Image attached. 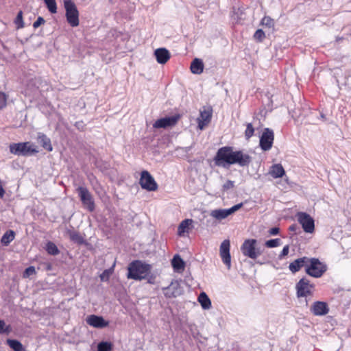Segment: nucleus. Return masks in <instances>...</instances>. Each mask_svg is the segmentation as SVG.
Listing matches in <instances>:
<instances>
[{
	"mask_svg": "<svg viewBox=\"0 0 351 351\" xmlns=\"http://www.w3.org/2000/svg\"><path fill=\"white\" fill-rule=\"evenodd\" d=\"M298 221L301 224L304 231L306 233H313L315 230L314 219L306 213H298Z\"/></svg>",
	"mask_w": 351,
	"mask_h": 351,
	"instance_id": "9d476101",
	"label": "nucleus"
},
{
	"mask_svg": "<svg viewBox=\"0 0 351 351\" xmlns=\"http://www.w3.org/2000/svg\"><path fill=\"white\" fill-rule=\"evenodd\" d=\"M242 254L252 259H256L263 253L260 247H257V241L254 239H246L241 247Z\"/></svg>",
	"mask_w": 351,
	"mask_h": 351,
	"instance_id": "39448f33",
	"label": "nucleus"
},
{
	"mask_svg": "<svg viewBox=\"0 0 351 351\" xmlns=\"http://www.w3.org/2000/svg\"><path fill=\"white\" fill-rule=\"evenodd\" d=\"M280 229L278 227H274L269 230V233L271 235H277L279 234Z\"/></svg>",
	"mask_w": 351,
	"mask_h": 351,
	"instance_id": "a18cd8bd",
	"label": "nucleus"
},
{
	"mask_svg": "<svg viewBox=\"0 0 351 351\" xmlns=\"http://www.w3.org/2000/svg\"><path fill=\"white\" fill-rule=\"evenodd\" d=\"M179 119L178 116L167 117L156 120L153 124L154 128H167L176 124Z\"/></svg>",
	"mask_w": 351,
	"mask_h": 351,
	"instance_id": "2eb2a0df",
	"label": "nucleus"
},
{
	"mask_svg": "<svg viewBox=\"0 0 351 351\" xmlns=\"http://www.w3.org/2000/svg\"><path fill=\"white\" fill-rule=\"evenodd\" d=\"M297 228L296 225H292L289 227V230L291 231H295Z\"/></svg>",
	"mask_w": 351,
	"mask_h": 351,
	"instance_id": "49530a36",
	"label": "nucleus"
},
{
	"mask_svg": "<svg viewBox=\"0 0 351 351\" xmlns=\"http://www.w3.org/2000/svg\"><path fill=\"white\" fill-rule=\"evenodd\" d=\"M327 266L316 258H308L306 273L314 278H320L326 271Z\"/></svg>",
	"mask_w": 351,
	"mask_h": 351,
	"instance_id": "20e7f679",
	"label": "nucleus"
},
{
	"mask_svg": "<svg viewBox=\"0 0 351 351\" xmlns=\"http://www.w3.org/2000/svg\"><path fill=\"white\" fill-rule=\"evenodd\" d=\"M64 5L66 10V17L68 23L71 27L79 25V12L76 5L72 0H64Z\"/></svg>",
	"mask_w": 351,
	"mask_h": 351,
	"instance_id": "423d86ee",
	"label": "nucleus"
},
{
	"mask_svg": "<svg viewBox=\"0 0 351 351\" xmlns=\"http://www.w3.org/2000/svg\"><path fill=\"white\" fill-rule=\"evenodd\" d=\"M163 290L165 295L167 298H176L182 293V289L178 280L171 281V284Z\"/></svg>",
	"mask_w": 351,
	"mask_h": 351,
	"instance_id": "4468645a",
	"label": "nucleus"
},
{
	"mask_svg": "<svg viewBox=\"0 0 351 351\" xmlns=\"http://www.w3.org/2000/svg\"><path fill=\"white\" fill-rule=\"evenodd\" d=\"M139 183L142 189L148 191H155L158 189L157 183L147 171L141 172Z\"/></svg>",
	"mask_w": 351,
	"mask_h": 351,
	"instance_id": "6e6552de",
	"label": "nucleus"
},
{
	"mask_svg": "<svg viewBox=\"0 0 351 351\" xmlns=\"http://www.w3.org/2000/svg\"><path fill=\"white\" fill-rule=\"evenodd\" d=\"M243 206V203L237 204L228 209H215L210 212V216L217 220L226 219L229 215L239 210Z\"/></svg>",
	"mask_w": 351,
	"mask_h": 351,
	"instance_id": "9b49d317",
	"label": "nucleus"
},
{
	"mask_svg": "<svg viewBox=\"0 0 351 351\" xmlns=\"http://www.w3.org/2000/svg\"><path fill=\"white\" fill-rule=\"evenodd\" d=\"M6 95L3 92H0V109L4 108L6 105Z\"/></svg>",
	"mask_w": 351,
	"mask_h": 351,
	"instance_id": "a19ab883",
	"label": "nucleus"
},
{
	"mask_svg": "<svg viewBox=\"0 0 351 351\" xmlns=\"http://www.w3.org/2000/svg\"><path fill=\"white\" fill-rule=\"evenodd\" d=\"M10 330V326L9 325H6L3 320L0 319V334H8Z\"/></svg>",
	"mask_w": 351,
	"mask_h": 351,
	"instance_id": "e433bc0d",
	"label": "nucleus"
},
{
	"mask_svg": "<svg viewBox=\"0 0 351 351\" xmlns=\"http://www.w3.org/2000/svg\"><path fill=\"white\" fill-rule=\"evenodd\" d=\"M82 123L77 122L75 125H76L77 127H79V126H81Z\"/></svg>",
	"mask_w": 351,
	"mask_h": 351,
	"instance_id": "de8ad7c7",
	"label": "nucleus"
},
{
	"mask_svg": "<svg viewBox=\"0 0 351 351\" xmlns=\"http://www.w3.org/2000/svg\"><path fill=\"white\" fill-rule=\"evenodd\" d=\"M86 323L97 328H103L108 326V322L106 321L101 316L95 315H88L86 319Z\"/></svg>",
	"mask_w": 351,
	"mask_h": 351,
	"instance_id": "f3484780",
	"label": "nucleus"
},
{
	"mask_svg": "<svg viewBox=\"0 0 351 351\" xmlns=\"http://www.w3.org/2000/svg\"><path fill=\"white\" fill-rule=\"evenodd\" d=\"M149 283H152V280H148Z\"/></svg>",
	"mask_w": 351,
	"mask_h": 351,
	"instance_id": "8fccbe9b",
	"label": "nucleus"
},
{
	"mask_svg": "<svg viewBox=\"0 0 351 351\" xmlns=\"http://www.w3.org/2000/svg\"><path fill=\"white\" fill-rule=\"evenodd\" d=\"M308 261V258L306 256L299 258L289 264V269L292 273H296L303 267L306 268Z\"/></svg>",
	"mask_w": 351,
	"mask_h": 351,
	"instance_id": "6ab92c4d",
	"label": "nucleus"
},
{
	"mask_svg": "<svg viewBox=\"0 0 351 351\" xmlns=\"http://www.w3.org/2000/svg\"><path fill=\"white\" fill-rule=\"evenodd\" d=\"M14 23L18 29L23 28L24 27V23L23 21V12L22 11H19L17 14V16L14 20Z\"/></svg>",
	"mask_w": 351,
	"mask_h": 351,
	"instance_id": "c9c22d12",
	"label": "nucleus"
},
{
	"mask_svg": "<svg viewBox=\"0 0 351 351\" xmlns=\"http://www.w3.org/2000/svg\"><path fill=\"white\" fill-rule=\"evenodd\" d=\"M112 348V344L108 341H101L97 345V351H110Z\"/></svg>",
	"mask_w": 351,
	"mask_h": 351,
	"instance_id": "2f4dec72",
	"label": "nucleus"
},
{
	"mask_svg": "<svg viewBox=\"0 0 351 351\" xmlns=\"http://www.w3.org/2000/svg\"><path fill=\"white\" fill-rule=\"evenodd\" d=\"M38 142L43 146L46 150L51 152L53 149L50 139L44 134L38 133Z\"/></svg>",
	"mask_w": 351,
	"mask_h": 351,
	"instance_id": "4be33fe9",
	"label": "nucleus"
},
{
	"mask_svg": "<svg viewBox=\"0 0 351 351\" xmlns=\"http://www.w3.org/2000/svg\"><path fill=\"white\" fill-rule=\"evenodd\" d=\"M151 265L141 261H134L129 264L128 278L141 280L146 278L150 271Z\"/></svg>",
	"mask_w": 351,
	"mask_h": 351,
	"instance_id": "f03ea898",
	"label": "nucleus"
},
{
	"mask_svg": "<svg viewBox=\"0 0 351 351\" xmlns=\"http://www.w3.org/2000/svg\"><path fill=\"white\" fill-rule=\"evenodd\" d=\"M297 290V296L298 298L305 297L313 294L314 285L310 284L309 280L303 278L299 280L295 286Z\"/></svg>",
	"mask_w": 351,
	"mask_h": 351,
	"instance_id": "1a4fd4ad",
	"label": "nucleus"
},
{
	"mask_svg": "<svg viewBox=\"0 0 351 351\" xmlns=\"http://www.w3.org/2000/svg\"><path fill=\"white\" fill-rule=\"evenodd\" d=\"M191 71L194 74H201L204 71V64L202 60L195 58L191 64Z\"/></svg>",
	"mask_w": 351,
	"mask_h": 351,
	"instance_id": "5701e85b",
	"label": "nucleus"
},
{
	"mask_svg": "<svg viewBox=\"0 0 351 351\" xmlns=\"http://www.w3.org/2000/svg\"><path fill=\"white\" fill-rule=\"evenodd\" d=\"M10 152L18 156H31L38 153L36 145L29 141L11 143L9 145Z\"/></svg>",
	"mask_w": 351,
	"mask_h": 351,
	"instance_id": "7ed1b4c3",
	"label": "nucleus"
},
{
	"mask_svg": "<svg viewBox=\"0 0 351 351\" xmlns=\"http://www.w3.org/2000/svg\"><path fill=\"white\" fill-rule=\"evenodd\" d=\"M44 2L51 14L57 12V4L56 0H44Z\"/></svg>",
	"mask_w": 351,
	"mask_h": 351,
	"instance_id": "7c9ffc66",
	"label": "nucleus"
},
{
	"mask_svg": "<svg viewBox=\"0 0 351 351\" xmlns=\"http://www.w3.org/2000/svg\"><path fill=\"white\" fill-rule=\"evenodd\" d=\"M261 24L263 26H265L266 27H268L269 29L273 28L274 27V21L269 16H264L261 22Z\"/></svg>",
	"mask_w": 351,
	"mask_h": 351,
	"instance_id": "473e14b6",
	"label": "nucleus"
},
{
	"mask_svg": "<svg viewBox=\"0 0 351 351\" xmlns=\"http://www.w3.org/2000/svg\"><path fill=\"white\" fill-rule=\"evenodd\" d=\"M254 38L256 40L261 42L265 38V34L261 29H258L255 32Z\"/></svg>",
	"mask_w": 351,
	"mask_h": 351,
	"instance_id": "4c0bfd02",
	"label": "nucleus"
},
{
	"mask_svg": "<svg viewBox=\"0 0 351 351\" xmlns=\"http://www.w3.org/2000/svg\"><path fill=\"white\" fill-rule=\"evenodd\" d=\"M230 243L228 239L224 240L220 245V256L223 263L228 269L231 267V256L230 254Z\"/></svg>",
	"mask_w": 351,
	"mask_h": 351,
	"instance_id": "ddd939ff",
	"label": "nucleus"
},
{
	"mask_svg": "<svg viewBox=\"0 0 351 351\" xmlns=\"http://www.w3.org/2000/svg\"><path fill=\"white\" fill-rule=\"evenodd\" d=\"M154 56L159 64H165L170 58V53L165 48H159L155 50Z\"/></svg>",
	"mask_w": 351,
	"mask_h": 351,
	"instance_id": "aec40b11",
	"label": "nucleus"
},
{
	"mask_svg": "<svg viewBox=\"0 0 351 351\" xmlns=\"http://www.w3.org/2000/svg\"><path fill=\"white\" fill-rule=\"evenodd\" d=\"M83 205L88 211L93 212L95 208L93 197L86 186H80L76 189Z\"/></svg>",
	"mask_w": 351,
	"mask_h": 351,
	"instance_id": "0eeeda50",
	"label": "nucleus"
},
{
	"mask_svg": "<svg viewBox=\"0 0 351 351\" xmlns=\"http://www.w3.org/2000/svg\"><path fill=\"white\" fill-rule=\"evenodd\" d=\"M285 173V169L282 165L276 164L271 167L269 174L274 178H282Z\"/></svg>",
	"mask_w": 351,
	"mask_h": 351,
	"instance_id": "412c9836",
	"label": "nucleus"
},
{
	"mask_svg": "<svg viewBox=\"0 0 351 351\" xmlns=\"http://www.w3.org/2000/svg\"><path fill=\"white\" fill-rule=\"evenodd\" d=\"M305 302H306V305H307L308 304V302H307L306 299H305Z\"/></svg>",
	"mask_w": 351,
	"mask_h": 351,
	"instance_id": "09e8293b",
	"label": "nucleus"
},
{
	"mask_svg": "<svg viewBox=\"0 0 351 351\" xmlns=\"http://www.w3.org/2000/svg\"><path fill=\"white\" fill-rule=\"evenodd\" d=\"M198 302L203 309H209L211 307V301L205 292H202L199 295Z\"/></svg>",
	"mask_w": 351,
	"mask_h": 351,
	"instance_id": "b1692460",
	"label": "nucleus"
},
{
	"mask_svg": "<svg viewBox=\"0 0 351 351\" xmlns=\"http://www.w3.org/2000/svg\"><path fill=\"white\" fill-rule=\"evenodd\" d=\"M36 274V269L34 266H29L25 269L23 273V277L27 278L33 274Z\"/></svg>",
	"mask_w": 351,
	"mask_h": 351,
	"instance_id": "58836bf2",
	"label": "nucleus"
},
{
	"mask_svg": "<svg viewBox=\"0 0 351 351\" xmlns=\"http://www.w3.org/2000/svg\"><path fill=\"white\" fill-rule=\"evenodd\" d=\"M15 232L13 230H9L6 231L2 236L1 243L4 246H8L14 239Z\"/></svg>",
	"mask_w": 351,
	"mask_h": 351,
	"instance_id": "a878e982",
	"label": "nucleus"
},
{
	"mask_svg": "<svg viewBox=\"0 0 351 351\" xmlns=\"http://www.w3.org/2000/svg\"><path fill=\"white\" fill-rule=\"evenodd\" d=\"M274 134L272 130L265 128L261 138L260 147L263 151H268L272 147Z\"/></svg>",
	"mask_w": 351,
	"mask_h": 351,
	"instance_id": "f8f14e48",
	"label": "nucleus"
},
{
	"mask_svg": "<svg viewBox=\"0 0 351 351\" xmlns=\"http://www.w3.org/2000/svg\"><path fill=\"white\" fill-rule=\"evenodd\" d=\"M281 240L280 239H274L268 240L265 242V246L269 248H273L280 245Z\"/></svg>",
	"mask_w": 351,
	"mask_h": 351,
	"instance_id": "f704fd0d",
	"label": "nucleus"
},
{
	"mask_svg": "<svg viewBox=\"0 0 351 351\" xmlns=\"http://www.w3.org/2000/svg\"><path fill=\"white\" fill-rule=\"evenodd\" d=\"M254 133V128L252 123H249L246 125V130L245 131V137L247 140L250 139Z\"/></svg>",
	"mask_w": 351,
	"mask_h": 351,
	"instance_id": "72a5a7b5",
	"label": "nucleus"
},
{
	"mask_svg": "<svg viewBox=\"0 0 351 351\" xmlns=\"http://www.w3.org/2000/svg\"><path fill=\"white\" fill-rule=\"evenodd\" d=\"M112 270H113V268H111L110 269H106L103 273L100 276V278L102 280H104L105 277H106V278H108L109 275L110 274H112Z\"/></svg>",
	"mask_w": 351,
	"mask_h": 351,
	"instance_id": "c03bdc74",
	"label": "nucleus"
},
{
	"mask_svg": "<svg viewBox=\"0 0 351 351\" xmlns=\"http://www.w3.org/2000/svg\"><path fill=\"white\" fill-rule=\"evenodd\" d=\"M171 265L174 270L178 271L183 270L185 266L184 262L178 254H176L173 256L171 261Z\"/></svg>",
	"mask_w": 351,
	"mask_h": 351,
	"instance_id": "393cba45",
	"label": "nucleus"
},
{
	"mask_svg": "<svg viewBox=\"0 0 351 351\" xmlns=\"http://www.w3.org/2000/svg\"><path fill=\"white\" fill-rule=\"evenodd\" d=\"M289 246L288 245L284 246L281 253L279 255V258L282 259L289 254Z\"/></svg>",
	"mask_w": 351,
	"mask_h": 351,
	"instance_id": "37998d69",
	"label": "nucleus"
},
{
	"mask_svg": "<svg viewBox=\"0 0 351 351\" xmlns=\"http://www.w3.org/2000/svg\"><path fill=\"white\" fill-rule=\"evenodd\" d=\"M45 19H44L43 17L39 16V17H38V19H36V21L34 22V23H33V27H34V28H37V27H38L40 25L44 24V23H45Z\"/></svg>",
	"mask_w": 351,
	"mask_h": 351,
	"instance_id": "79ce46f5",
	"label": "nucleus"
},
{
	"mask_svg": "<svg viewBox=\"0 0 351 351\" xmlns=\"http://www.w3.org/2000/svg\"><path fill=\"white\" fill-rule=\"evenodd\" d=\"M68 234L69 235L70 239L78 244H82L84 242V238L80 235V234L76 231H69Z\"/></svg>",
	"mask_w": 351,
	"mask_h": 351,
	"instance_id": "c756f323",
	"label": "nucleus"
},
{
	"mask_svg": "<svg viewBox=\"0 0 351 351\" xmlns=\"http://www.w3.org/2000/svg\"><path fill=\"white\" fill-rule=\"evenodd\" d=\"M45 250L49 254L53 256L58 255L60 253V250L56 245L51 241H48L47 243Z\"/></svg>",
	"mask_w": 351,
	"mask_h": 351,
	"instance_id": "c85d7f7f",
	"label": "nucleus"
},
{
	"mask_svg": "<svg viewBox=\"0 0 351 351\" xmlns=\"http://www.w3.org/2000/svg\"><path fill=\"white\" fill-rule=\"evenodd\" d=\"M6 343L14 351H25L22 343L16 339H8Z\"/></svg>",
	"mask_w": 351,
	"mask_h": 351,
	"instance_id": "cd10ccee",
	"label": "nucleus"
},
{
	"mask_svg": "<svg viewBox=\"0 0 351 351\" xmlns=\"http://www.w3.org/2000/svg\"><path fill=\"white\" fill-rule=\"evenodd\" d=\"M213 160L216 166L223 168L232 165L245 167L252 162V157L243 150H234L232 147L225 146L217 150Z\"/></svg>",
	"mask_w": 351,
	"mask_h": 351,
	"instance_id": "f257e3e1",
	"label": "nucleus"
},
{
	"mask_svg": "<svg viewBox=\"0 0 351 351\" xmlns=\"http://www.w3.org/2000/svg\"><path fill=\"white\" fill-rule=\"evenodd\" d=\"M311 313L316 316H323L329 312V307L327 303L321 301L313 302L311 307Z\"/></svg>",
	"mask_w": 351,
	"mask_h": 351,
	"instance_id": "dca6fc26",
	"label": "nucleus"
},
{
	"mask_svg": "<svg viewBox=\"0 0 351 351\" xmlns=\"http://www.w3.org/2000/svg\"><path fill=\"white\" fill-rule=\"evenodd\" d=\"M193 223V220L186 219L183 220L179 225L178 228V233L179 235H182L184 233L187 232L189 229V226Z\"/></svg>",
	"mask_w": 351,
	"mask_h": 351,
	"instance_id": "bb28decb",
	"label": "nucleus"
},
{
	"mask_svg": "<svg viewBox=\"0 0 351 351\" xmlns=\"http://www.w3.org/2000/svg\"><path fill=\"white\" fill-rule=\"evenodd\" d=\"M212 117L211 110H204L200 111L199 117L197 118L198 128L203 130L210 121Z\"/></svg>",
	"mask_w": 351,
	"mask_h": 351,
	"instance_id": "a211bd4d",
	"label": "nucleus"
},
{
	"mask_svg": "<svg viewBox=\"0 0 351 351\" xmlns=\"http://www.w3.org/2000/svg\"><path fill=\"white\" fill-rule=\"evenodd\" d=\"M234 187V182L232 180H227L223 185V191H228Z\"/></svg>",
	"mask_w": 351,
	"mask_h": 351,
	"instance_id": "ea45409f",
	"label": "nucleus"
}]
</instances>
